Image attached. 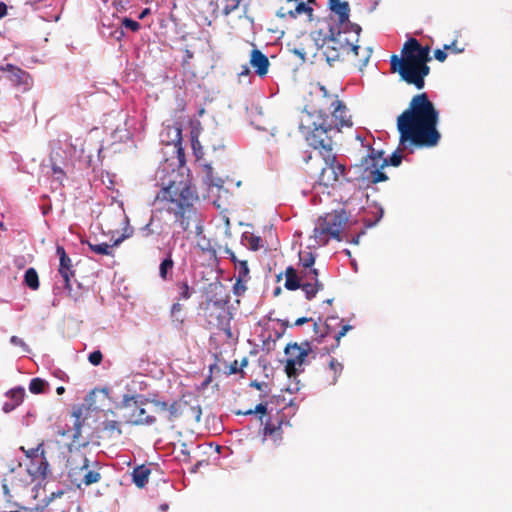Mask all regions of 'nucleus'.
<instances>
[{
    "instance_id": "nucleus-34",
    "label": "nucleus",
    "mask_w": 512,
    "mask_h": 512,
    "mask_svg": "<svg viewBox=\"0 0 512 512\" xmlns=\"http://www.w3.org/2000/svg\"><path fill=\"white\" fill-rule=\"evenodd\" d=\"M44 442L42 441L37 445L35 448L25 449L24 447H21V450L25 453V456L32 460V465L39 459L41 456V451H46L44 448Z\"/></svg>"
},
{
    "instance_id": "nucleus-46",
    "label": "nucleus",
    "mask_w": 512,
    "mask_h": 512,
    "mask_svg": "<svg viewBox=\"0 0 512 512\" xmlns=\"http://www.w3.org/2000/svg\"><path fill=\"white\" fill-rule=\"evenodd\" d=\"M10 343L14 346L21 347L24 352H29L28 345L24 342L23 339L19 338L18 336H12L10 338Z\"/></svg>"
},
{
    "instance_id": "nucleus-49",
    "label": "nucleus",
    "mask_w": 512,
    "mask_h": 512,
    "mask_svg": "<svg viewBox=\"0 0 512 512\" xmlns=\"http://www.w3.org/2000/svg\"><path fill=\"white\" fill-rule=\"evenodd\" d=\"M225 373H226V375H233V374L243 373V370L238 366V361L234 360L228 366V371H226Z\"/></svg>"
},
{
    "instance_id": "nucleus-44",
    "label": "nucleus",
    "mask_w": 512,
    "mask_h": 512,
    "mask_svg": "<svg viewBox=\"0 0 512 512\" xmlns=\"http://www.w3.org/2000/svg\"><path fill=\"white\" fill-rule=\"evenodd\" d=\"M88 360L92 365L98 366L103 360V354L100 350L93 351L89 354Z\"/></svg>"
},
{
    "instance_id": "nucleus-29",
    "label": "nucleus",
    "mask_w": 512,
    "mask_h": 512,
    "mask_svg": "<svg viewBox=\"0 0 512 512\" xmlns=\"http://www.w3.org/2000/svg\"><path fill=\"white\" fill-rule=\"evenodd\" d=\"M24 283L31 290H38L40 286L39 276L35 268H28L24 275Z\"/></svg>"
},
{
    "instance_id": "nucleus-43",
    "label": "nucleus",
    "mask_w": 512,
    "mask_h": 512,
    "mask_svg": "<svg viewBox=\"0 0 512 512\" xmlns=\"http://www.w3.org/2000/svg\"><path fill=\"white\" fill-rule=\"evenodd\" d=\"M399 150H403L402 147L399 145V149L392 153V155L389 158H386L388 161V165L391 166H399L402 162V155L400 154Z\"/></svg>"
},
{
    "instance_id": "nucleus-16",
    "label": "nucleus",
    "mask_w": 512,
    "mask_h": 512,
    "mask_svg": "<svg viewBox=\"0 0 512 512\" xmlns=\"http://www.w3.org/2000/svg\"><path fill=\"white\" fill-rule=\"evenodd\" d=\"M89 467L76 466L68 469V478L77 488L82 485L89 486L101 479V474L96 470H89Z\"/></svg>"
},
{
    "instance_id": "nucleus-36",
    "label": "nucleus",
    "mask_w": 512,
    "mask_h": 512,
    "mask_svg": "<svg viewBox=\"0 0 512 512\" xmlns=\"http://www.w3.org/2000/svg\"><path fill=\"white\" fill-rule=\"evenodd\" d=\"M6 395L12 400V402L16 406H19L23 402L25 390L22 387H16L9 390Z\"/></svg>"
},
{
    "instance_id": "nucleus-27",
    "label": "nucleus",
    "mask_w": 512,
    "mask_h": 512,
    "mask_svg": "<svg viewBox=\"0 0 512 512\" xmlns=\"http://www.w3.org/2000/svg\"><path fill=\"white\" fill-rule=\"evenodd\" d=\"M203 181L208 186L222 187L223 180L219 177H214L213 168L210 164L203 165Z\"/></svg>"
},
{
    "instance_id": "nucleus-1",
    "label": "nucleus",
    "mask_w": 512,
    "mask_h": 512,
    "mask_svg": "<svg viewBox=\"0 0 512 512\" xmlns=\"http://www.w3.org/2000/svg\"><path fill=\"white\" fill-rule=\"evenodd\" d=\"M439 112L429 100L427 93L412 97L409 107L397 118L399 144L402 149L410 146L433 147L440 140L437 130Z\"/></svg>"
},
{
    "instance_id": "nucleus-30",
    "label": "nucleus",
    "mask_w": 512,
    "mask_h": 512,
    "mask_svg": "<svg viewBox=\"0 0 512 512\" xmlns=\"http://www.w3.org/2000/svg\"><path fill=\"white\" fill-rule=\"evenodd\" d=\"M170 316L173 323H176L177 326H182L185 322L183 305L179 302L174 303L170 309Z\"/></svg>"
},
{
    "instance_id": "nucleus-32",
    "label": "nucleus",
    "mask_w": 512,
    "mask_h": 512,
    "mask_svg": "<svg viewBox=\"0 0 512 512\" xmlns=\"http://www.w3.org/2000/svg\"><path fill=\"white\" fill-rule=\"evenodd\" d=\"M235 270L237 271L236 278H239V282L250 280V270L246 260H240L239 262H236Z\"/></svg>"
},
{
    "instance_id": "nucleus-37",
    "label": "nucleus",
    "mask_w": 512,
    "mask_h": 512,
    "mask_svg": "<svg viewBox=\"0 0 512 512\" xmlns=\"http://www.w3.org/2000/svg\"><path fill=\"white\" fill-rule=\"evenodd\" d=\"M174 267V261L171 257V255H169L167 258H165L160 266H159V275L160 277L163 279V280H166L168 278V272L169 271H172Z\"/></svg>"
},
{
    "instance_id": "nucleus-52",
    "label": "nucleus",
    "mask_w": 512,
    "mask_h": 512,
    "mask_svg": "<svg viewBox=\"0 0 512 512\" xmlns=\"http://www.w3.org/2000/svg\"><path fill=\"white\" fill-rule=\"evenodd\" d=\"M434 57L439 62H444L447 59V53L445 49H436L434 51Z\"/></svg>"
},
{
    "instance_id": "nucleus-26",
    "label": "nucleus",
    "mask_w": 512,
    "mask_h": 512,
    "mask_svg": "<svg viewBox=\"0 0 512 512\" xmlns=\"http://www.w3.org/2000/svg\"><path fill=\"white\" fill-rule=\"evenodd\" d=\"M283 421L279 420L277 423L268 421L264 426V435L272 437L275 441L282 439V426Z\"/></svg>"
},
{
    "instance_id": "nucleus-9",
    "label": "nucleus",
    "mask_w": 512,
    "mask_h": 512,
    "mask_svg": "<svg viewBox=\"0 0 512 512\" xmlns=\"http://www.w3.org/2000/svg\"><path fill=\"white\" fill-rule=\"evenodd\" d=\"M323 165L314 167L310 165L313 157L309 155L306 159L307 173L318 177V183L325 187H334L341 178H349L346 175L345 165L337 161L336 154L334 152L322 155Z\"/></svg>"
},
{
    "instance_id": "nucleus-47",
    "label": "nucleus",
    "mask_w": 512,
    "mask_h": 512,
    "mask_svg": "<svg viewBox=\"0 0 512 512\" xmlns=\"http://www.w3.org/2000/svg\"><path fill=\"white\" fill-rule=\"evenodd\" d=\"M246 282L247 281H240L239 282V278H236V282L234 284V293L238 296L242 295L246 290H247V287H246Z\"/></svg>"
},
{
    "instance_id": "nucleus-45",
    "label": "nucleus",
    "mask_w": 512,
    "mask_h": 512,
    "mask_svg": "<svg viewBox=\"0 0 512 512\" xmlns=\"http://www.w3.org/2000/svg\"><path fill=\"white\" fill-rule=\"evenodd\" d=\"M149 402L154 406V411L156 413L166 412L168 409V403L165 401L153 399L150 400Z\"/></svg>"
},
{
    "instance_id": "nucleus-7",
    "label": "nucleus",
    "mask_w": 512,
    "mask_h": 512,
    "mask_svg": "<svg viewBox=\"0 0 512 512\" xmlns=\"http://www.w3.org/2000/svg\"><path fill=\"white\" fill-rule=\"evenodd\" d=\"M216 289L220 291L209 297L202 307L206 328L230 334L231 316L227 307L230 297L228 294L222 295V286H217Z\"/></svg>"
},
{
    "instance_id": "nucleus-3",
    "label": "nucleus",
    "mask_w": 512,
    "mask_h": 512,
    "mask_svg": "<svg viewBox=\"0 0 512 512\" xmlns=\"http://www.w3.org/2000/svg\"><path fill=\"white\" fill-rule=\"evenodd\" d=\"M430 61V47L422 46L417 39L410 38L404 43L401 58L391 56V71L397 72L407 84L421 90L425 86V77L430 73Z\"/></svg>"
},
{
    "instance_id": "nucleus-48",
    "label": "nucleus",
    "mask_w": 512,
    "mask_h": 512,
    "mask_svg": "<svg viewBox=\"0 0 512 512\" xmlns=\"http://www.w3.org/2000/svg\"><path fill=\"white\" fill-rule=\"evenodd\" d=\"M253 413H258V414H261V415L266 414L267 413V404L259 403L258 405H256L254 410L250 409V410L244 412L243 414L244 415H250V414H253Z\"/></svg>"
},
{
    "instance_id": "nucleus-12",
    "label": "nucleus",
    "mask_w": 512,
    "mask_h": 512,
    "mask_svg": "<svg viewBox=\"0 0 512 512\" xmlns=\"http://www.w3.org/2000/svg\"><path fill=\"white\" fill-rule=\"evenodd\" d=\"M306 348L298 345L297 343L288 344L285 348L287 360L285 364V372L289 378L296 377L302 370L300 369L304 364L309 351L310 345L305 342Z\"/></svg>"
},
{
    "instance_id": "nucleus-64",
    "label": "nucleus",
    "mask_w": 512,
    "mask_h": 512,
    "mask_svg": "<svg viewBox=\"0 0 512 512\" xmlns=\"http://www.w3.org/2000/svg\"><path fill=\"white\" fill-rule=\"evenodd\" d=\"M325 327H326V332L325 333H321L320 338L317 340L319 343L322 341V339L326 335L330 334V324L328 322L325 323Z\"/></svg>"
},
{
    "instance_id": "nucleus-63",
    "label": "nucleus",
    "mask_w": 512,
    "mask_h": 512,
    "mask_svg": "<svg viewBox=\"0 0 512 512\" xmlns=\"http://www.w3.org/2000/svg\"><path fill=\"white\" fill-rule=\"evenodd\" d=\"M311 319L310 318H307V317H301V318H298L296 321H295V325L296 326H301L307 322H309Z\"/></svg>"
},
{
    "instance_id": "nucleus-15",
    "label": "nucleus",
    "mask_w": 512,
    "mask_h": 512,
    "mask_svg": "<svg viewBox=\"0 0 512 512\" xmlns=\"http://www.w3.org/2000/svg\"><path fill=\"white\" fill-rule=\"evenodd\" d=\"M323 119L328 122V124H331L337 132H340L343 127L352 126L348 110L345 104L339 99H337V103L333 105L332 109L323 116Z\"/></svg>"
},
{
    "instance_id": "nucleus-54",
    "label": "nucleus",
    "mask_w": 512,
    "mask_h": 512,
    "mask_svg": "<svg viewBox=\"0 0 512 512\" xmlns=\"http://www.w3.org/2000/svg\"><path fill=\"white\" fill-rule=\"evenodd\" d=\"M74 415L76 416V421H75V433H74V438H77L79 435H80V429H81V422H80V416H81V412L79 411L78 413L74 412Z\"/></svg>"
},
{
    "instance_id": "nucleus-41",
    "label": "nucleus",
    "mask_w": 512,
    "mask_h": 512,
    "mask_svg": "<svg viewBox=\"0 0 512 512\" xmlns=\"http://www.w3.org/2000/svg\"><path fill=\"white\" fill-rule=\"evenodd\" d=\"M63 153L64 151L58 142L57 145H55L51 150L49 161H62V163H64L65 159Z\"/></svg>"
},
{
    "instance_id": "nucleus-38",
    "label": "nucleus",
    "mask_w": 512,
    "mask_h": 512,
    "mask_svg": "<svg viewBox=\"0 0 512 512\" xmlns=\"http://www.w3.org/2000/svg\"><path fill=\"white\" fill-rule=\"evenodd\" d=\"M48 383L41 378H33L29 384V390L33 394H40L44 392L45 387Z\"/></svg>"
},
{
    "instance_id": "nucleus-35",
    "label": "nucleus",
    "mask_w": 512,
    "mask_h": 512,
    "mask_svg": "<svg viewBox=\"0 0 512 512\" xmlns=\"http://www.w3.org/2000/svg\"><path fill=\"white\" fill-rule=\"evenodd\" d=\"M50 167L52 169V174L55 176V179L62 184L66 174L62 168V161H49Z\"/></svg>"
},
{
    "instance_id": "nucleus-55",
    "label": "nucleus",
    "mask_w": 512,
    "mask_h": 512,
    "mask_svg": "<svg viewBox=\"0 0 512 512\" xmlns=\"http://www.w3.org/2000/svg\"><path fill=\"white\" fill-rule=\"evenodd\" d=\"M105 429L106 430H117L118 433H121V430H120V427H119V423L117 421H114V420H111V421H106L105 422Z\"/></svg>"
},
{
    "instance_id": "nucleus-10",
    "label": "nucleus",
    "mask_w": 512,
    "mask_h": 512,
    "mask_svg": "<svg viewBox=\"0 0 512 512\" xmlns=\"http://www.w3.org/2000/svg\"><path fill=\"white\" fill-rule=\"evenodd\" d=\"M348 216L344 209L334 210L320 217L314 228V238L319 245H325L331 238L340 240Z\"/></svg>"
},
{
    "instance_id": "nucleus-17",
    "label": "nucleus",
    "mask_w": 512,
    "mask_h": 512,
    "mask_svg": "<svg viewBox=\"0 0 512 512\" xmlns=\"http://www.w3.org/2000/svg\"><path fill=\"white\" fill-rule=\"evenodd\" d=\"M287 2H294L295 7L293 9H286L285 7H281L276 12V16L278 18L296 19L299 15L305 14L310 22L314 20V10L309 4L299 0H287Z\"/></svg>"
},
{
    "instance_id": "nucleus-50",
    "label": "nucleus",
    "mask_w": 512,
    "mask_h": 512,
    "mask_svg": "<svg viewBox=\"0 0 512 512\" xmlns=\"http://www.w3.org/2000/svg\"><path fill=\"white\" fill-rule=\"evenodd\" d=\"M352 327L350 325H343L341 330L335 334L334 338L336 341V346L339 345L340 339L345 336V334L351 329Z\"/></svg>"
},
{
    "instance_id": "nucleus-5",
    "label": "nucleus",
    "mask_w": 512,
    "mask_h": 512,
    "mask_svg": "<svg viewBox=\"0 0 512 512\" xmlns=\"http://www.w3.org/2000/svg\"><path fill=\"white\" fill-rule=\"evenodd\" d=\"M299 129L308 145L319 150L321 156L333 152V136L338 132L323 116L311 118L309 114H300Z\"/></svg>"
},
{
    "instance_id": "nucleus-31",
    "label": "nucleus",
    "mask_w": 512,
    "mask_h": 512,
    "mask_svg": "<svg viewBox=\"0 0 512 512\" xmlns=\"http://www.w3.org/2000/svg\"><path fill=\"white\" fill-rule=\"evenodd\" d=\"M328 370L331 373V379L329 383L335 384L338 380V377L342 373L343 365L337 359L331 358L329 361Z\"/></svg>"
},
{
    "instance_id": "nucleus-59",
    "label": "nucleus",
    "mask_w": 512,
    "mask_h": 512,
    "mask_svg": "<svg viewBox=\"0 0 512 512\" xmlns=\"http://www.w3.org/2000/svg\"><path fill=\"white\" fill-rule=\"evenodd\" d=\"M225 253L228 255V257L230 258V260L234 263V266L236 265V262H239L240 260L236 257V255L234 254V252L229 249V248H226L225 249Z\"/></svg>"
},
{
    "instance_id": "nucleus-61",
    "label": "nucleus",
    "mask_w": 512,
    "mask_h": 512,
    "mask_svg": "<svg viewBox=\"0 0 512 512\" xmlns=\"http://www.w3.org/2000/svg\"><path fill=\"white\" fill-rule=\"evenodd\" d=\"M7 14V5L0 1V19L3 18Z\"/></svg>"
},
{
    "instance_id": "nucleus-53",
    "label": "nucleus",
    "mask_w": 512,
    "mask_h": 512,
    "mask_svg": "<svg viewBox=\"0 0 512 512\" xmlns=\"http://www.w3.org/2000/svg\"><path fill=\"white\" fill-rule=\"evenodd\" d=\"M181 133H180V130H177V137H178V141H177V153H178V158H179V162L182 163L184 161V150L183 148L180 146V139H181Z\"/></svg>"
},
{
    "instance_id": "nucleus-51",
    "label": "nucleus",
    "mask_w": 512,
    "mask_h": 512,
    "mask_svg": "<svg viewBox=\"0 0 512 512\" xmlns=\"http://www.w3.org/2000/svg\"><path fill=\"white\" fill-rule=\"evenodd\" d=\"M371 53H372V49L367 48L366 53L361 58L358 59V64L360 67H364L367 65V63L371 57Z\"/></svg>"
},
{
    "instance_id": "nucleus-33",
    "label": "nucleus",
    "mask_w": 512,
    "mask_h": 512,
    "mask_svg": "<svg viewBox=\"0 0 512 512\" xmlns=\"http://www.w3.org/2000/svg\"><path fill=\"white\" fill-rule=\"evenodd\" d=\"M202 410L199 405H191L187 402V409L185 410V414L183 417H186L188 420H194L195 422H199L201 419Z\"/></svg>"
},
{
    "instance_id": "nucleus-22",
    "label": "nucleus",
    "mask_w": 512,
    "mask_h": 512,
    "mask_svg": "<svg viewBox=\"0 0 512 512\" xmlns=\"http://www.w3.org/2000/svg\"><path fill=\"white\" fill-rule=\"evenodd\" d=\"M46 453V451H41V456L39 459L29 468L31 475L35 477L46 478V476L50 473Z\"/></svg>"
},
{
    "instance_id": "nucleus-56",
    "label": "nucleus",
    "mask_w": 512,
    "mask_h": 512,
    "mask_svg": "<svg viewBox=\"0 0 512 512\" xmlns=\"http://www.w3.org/2000/svg\"><path fill=\"white\" fill-rule=\"evenodd\" d=\"M260 237L257 236H251L249 239V245L252 250H258L260 247Z\"/></svg>"
},
{
    "instance_id": "nucleus-60",
    "label": "nucleus",
    "mask_w": 512,
    "mask_h": 512,
    "mask_svg": "<svg viewBox=\"0 0 512 512\" xmlns=\"http://www.w3.org/2000/svg\"><path fill=\"white\" fill-rule=\"evenodd\" d=\"M17 406L13 403V402H6L4 403L3 405V411L5 413H8V412H11L12 410H14Z\"/></svg>"
},
{
    "instance_id": "nucleus-14",
    "label": "nucleus",
    "mask_w": 512,
    "mask_h": 512,
    "mask_svg": "<svg viewBox=\"0 0 512 512\" xmlns=\"http://www.w3.org/2000/svg\"><path fill=\"white\" fill-rule=\"evenodd\" d=\"M329 9L337 15V27L340 30L361 31V27L349 20L350 6L347 1L328 0Z\"/></svg>"
},
{
    "instance_id": "nucleus-28",
    "label": "nucleus",
    "mask_w": 512,
    "mask_h": 512,
    "mask_svg": "<svg viewBox=\"0 0 512 512\" xmlns=\"http://www.w3.org/2000/svg\"><path fill=\"white\" fill-rule=\"evenodd\" d=\"M315 256L311 252H300L299 253V264L297 270H309L316 269L314 267Z\"/></svg>"
},
{
    "instance_id": "nucleus-58",
    "label": "nucleus",
    "mask_w": 512,
    "mask_h": 512,
    "mask_svg": "<svg viewBox=\"0 0 512 512\" xmlns=\"http://www.w3.org/2000/svg\"><path fill=\"white\" fill-rule=\"evenodd\" d=\"M111 36L114 37L116 40L120 41L124 36L122 26L120 28L115 29V31L111 33Z\"/></svg>"
},
{
    "instance_id": "nucleus-62",
    "label": "nucleus",
    "mask_w": 512,
    "mask_h": 512,
    "mask_svg": "<svg viewBox=\"0 0 512 512\" xmlns=\"http://www.w3.org/2000/svg\"><path fill=\"white\" fill-rule=\"evenodd\" d=\"M185 53V56H184V63H188L190 59L193 58V52L189 49H185L184 51Z\"/></svg>"
},
{
    "instance_id": "nucleus-39",
    "label": "nucleus",
    "mask_w": 512,
    "mask_h": 512,
    "mask_svg": "<svg viewBox=\"0 0 512 512\" xmlns=\"http://www.w3.org/2000/svg\"><path fill=\"white\" fill-rule=\"evenodd\" d=\"M240 2H241V0H221L222 13L225 16H228L229 14L234 12L236 9H238Z\"/></svg>"
},
{
    "instance_id": "nucleus-8",
    "label": "nucleus",
    "mask_w": 512,
    "mask_h": 512,
    "mask_svg": "<svg viewBox=\"0 0 512 512\" xmlns=\"http://www.w3.org/2000/svg\"><path fill=\"white\" fill-rule=\"evenodd\" d=\"M284 276V287L289 291L302 289L307 300H312L324 288V284L319 280L318 269L297 270L293 266H288Z\"/></svg>"
},
{
    "instance_id": "nucleus-20",
    "label": "nucleus",
    "mask_w": 512,
    "mask_h": 512,
    "mask_svg": "<svg viewBox=\"0 0 512 512\" xmlns=\"http://www.w3.org/2000/svg\"><path fill=\"white\" fill-rule=\"evenodd\" d=\"M250 65L254 68L255 73L259 77H264L267 75L270 62L267 56L257 48H254L250 53L249 59Z\"/></svg>"
},
{
    "instance_id": "nucleus-57",
    "label": "nucleus",
    "mask_w": 512,
    "mask_h": 512,
    "mask_svg": "<svg viewBox=\"0 0 512 512\" xmlns=\"http://www.w3.org/2000/svg\"><path fill=\"white\" fill-rule=\"evenodd\" d=\"M457 41L454 40L450 45H444V49L448 51H452L454 53H460L463 49H459L456 47Z\"/></svg>"
},
{
    "instance_id": "nucleus-6",
    "label": "nucleus",
    "mask_w": 512,
    "mask_h": 512,
    "mask_svg": "<svg viewBox=\"0 0 512 512\" xmlns=\"http://www.w3.org/2000/svg\"><path fill=\"white\" fill-rule=\"evenodd\" d=\"M388 165V161L383 157V152H376L371 150L360 164H357L349 169L348 172L353 171L354 177L346 178V181H357L362 185L369 186L388 180V176L382 172V169Z\"/></svg>"
},
{
    "instance_id": "nucleus-4",
    "label": "nucleus",
    "mask_w": 512,
    "mask_h": 512,
    "mask_svg": "<svg viewBox=\"0 0 512 512\" xmlns=\"http://www.w3.org/2000/svg\"><path fill=\"white\" fill-rule=\"evenodd\" d=\"M361 31L340 30L333 26L329 27L328 33L322 30L311 32L315 45L321 51L329 66L343 61L345 55H359V41Z\"/></svg>"
},
{
    "instance_id": "nucleus-25",
    "label": "nucleus",
    "mask_w": 512,
    "mask_h": 512,
    "mask_svg": "<svg viewBox=\"0 0 512 512\" xmlns=\"http://www.w3.org/2000/svg\"><path fill=\"white\" fill-rule=\"evenodd\" d=\"M186 409H187V401L186 400L179 399L177 401H174L172 404L168 405L167 420L169 422H173L177 418L183 417Z\"/></svg>"
},
{
    "instance_id": "nucleus-40",
    "label": "nucleus",
    "mask_w": 512,
    "mask_h": 512,
    "mask_svg": "<svg viewBox=\"0 0 512 512\" xmlns=\"http://www.w3.org/2000/svg\"><path fill=\"white\" fill-rule=\"evenodd\" d=\"M177 288L179 291V299L187 300L191 297L192 292L187 281L178 282Z\"/></svg>"
},
{
    "instance_id": "nucleus-19",
    "label": "nucleus",
    "mask_w": 512,
    "mask_h": 512,
    "mask_svg": "<svg viewBox=\"0 0 512 512\" xmlns=\"http://www.w3.org/2000/svg\"><path fill=\"white\" fill-rule=\"evenodd\" d=\"M24 487L23 481L19 479L14 471H10V473L6 474L2 481V489L5 495V498L8 502L12 500V498L17 495L20 490Z\"/></svg>"
},
{
    "instance_id": "nucleus-13",
    "label": "nucleus",
    "mask_w": 512,
    "mask_h": 512,
    "mask_svg": "<svg viewBox=\"0 0 512 512\" xmlns=\"http://www.w3.org/2000/svg\"><path fill=\"white\" fill-rule=\"evenodd\" d=\"M143 404V402L139 404L135 397L126 396L124 398V408L130 410L127 422L133 425H152L156 423V418L146 413V410L142 407Z\"/></svg>"
},
{
    "instance_id": "nucleus-23",
    "label": "nucleus",
    "mask_w": 512,
    "mask_h": 512,
    "mask_svg": "<svg viewBox=\"0 0 512 512\" xmlns=\"http://www.w3.org/2000/svg\"><path fill=\"white\" fill-rule=\"evenodd\" d=\"M120 241L121 239L116 240L113 245H109L107 243H96L91 240H86L84 243L87 244L89 249L97 255L113 256V247L117 246Z\"/></svg>"
},
{
    "instance_id": "nucleus-18",
    "label": "nucleus",
    "mask_w": 512,
    "mask_h": 512,
    "mask_svg": "<svg viewBox=\"0 0 512 512\" xmlns=\"http://www.w3.org/2000/svg\"><path fill=\"white\" fill-rule=\"evenodd\" d=\"M56 253L59 256V261H60L58 272L64 279V282H65L64 287L67 290H71L70 278L74 277V275H75V272L72 269V261L69 258V256L67 255L63 246L58 245L56 247Z\"/></svg>"
},
{
    "instance_id": "nucleus-42",
    "label": "nucleus",
    "mask_w": 512,
    "mask_h": 512,
    "mask_svg": "<svg viewBox=\"0 0 512 512\" xmlns=\"http://www.w3.org/2000/svg\"><path fill=\"white\" fill-rule=\"evenodd\" d=\"M121 26L124 28H127L133 32H137L141 27L139 22H137L133 19L127 18V17L122 19Z\"/></svg>"
},
{
    "instance_id": "nucleus-21",
    "label": "nucleus",
    "mask_w": 512,
    "mask_h": 512,
    "mask_svg": "<svg viewBox=\"0 0 512 512\" xmlns=\"http://www.w3.org/2000/svg\"><path fill=\"white\" fill-rule=\"evenodd\" d=\"M76 466L89 467V460L86 455L78 448L73 449L69 446V455L67 458V468H73Z\"/></svg>"
},
{
    "instance_id": "nucleus-2",
    "label": "nucleus",
    "mask_w": 512,
    "mask_h": 512,
    "mask_svg": "<svg viewBox=\"0 0 512 512\" xmlns=\"http://www.w3.org/2000/svg\"><path fill=\"white\" fill-rule=\"evenodd\" d=\"M197 200L196 189L187 183L176 184L173 182L167 187H163L155 197V202L160 206L156 213L151 216L149 222L140 229L141 236L148 238L154 234L151 227L156 221H160L157 213L163 211L174 216V223L179 225L182 231H189L193 225L196 234H201L203 225L194 205Z\"/></svg>"
},
{
    "instance_id": "nucleus-11",
    "label": "nucleus",
    "mask_w": 512,
    "mask_h": 512,
    "mask_svg": "<svg viewBox=\"0 0 512 512\" xmlns=\"http://www.w3.org/2000/svg\"><path fill=\"white\" fill-rule=\"evenodd\" d=\"M337 99V95L330 93L320 83L312 85L308 96L305 97V105L301 114H309L311 118L324 116L337 103Z\"/></svg>"
},
{
    "instance_id": "nucleus-24",
    "label": "nucleus",
    "mask_w": 512,
    "mask_h": 512,
    "mask_svg": "<svg viewBox=\"0 0 512 512\" xmlns=\"http://www.w3.org/2000/svg\"><path fill=\"white\" fill-rule=\"evenodd\" d=\"M150 474H151V470L147 466H145V465L137 466L136 468H134V470L132 472L133 483L138 488L145 487V485L148 483Z\"/></svg>"
}]
</instances>
